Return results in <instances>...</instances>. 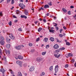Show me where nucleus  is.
I'll list each match as a JSON object with an SVG mask.
<instances>
[{
    "instance_id": "f257e3e1",
    "label": "nucleus",
    "mask_w": 76,
    "mask_h": 76,
    "mask_svg": "<svg viewBox=\"0 0 76 76\" xmlns=\"http://www.w3.org/2000/svg\"><path fill=\"white\" fill-rule=\"evenodd\" d=\"M53 29H54V27H51L50 29L49 30L50 32H51L52 33H54L55 32V30H53Z\"/></svg>"
},
{
    "instance_id": "f03ea898",
    "label": "nucleus",
    "mask_w": 76,
    "mask_h": 76,
    "mask_svg": "<svg viewBox=\"0 0 76 76\" xmlns=\"http://www.w3.org/2000/svg\"><path fill=\"white\" fill-rule=\"evenodd\" d=\"M19 6L20 7L21 9H25V5L23 4H19Z\"/></svg>"
},
{
    "instance_id": "7ed1b4c3",
    "label": "nucleus",
    "mask_w": 76,
    "mask_h": 76,
    "mask_svg": "<svg viewBox=\"0 0 76 76\" xmlns=\"http://www.w3.org/2000/svg\"><path fill=\"white\" fill-rule=\"evenodd\" d=\"M9 37L12 39V40H14V39H15V37L12 34H9Z\"/></svg>"
},
{
    "instance_id": "20e7f679",
    "label": "nucleus",
    "mask_w": 76,
    "mask_h": 76,
    "mask_svg": "<svg viewBox=\"0 0 76 76\" xmlns=\"http://www.w3.org/2000/svg\"><path fill=\"white\" fill-rule=\"evenodd\" d=\"M54 56H55V57H56V58H59V57H60V56H61V55L60 54H59L58 56L57 55H58V53H57L56 54V53H54Z\"/></svg>"
},
{
    "instance_id": "39448f33",
    "label": "nucleus",
    "mask_w": 76,
    "mask_h": 76,
    "mask_svg": "<svg viewBox=\"0 0 76 76\" xmlns=\"http://www.w3.org/2000/svg\"><path fill=\"white\" fill-rule=\"evenodd\" d=\"M0 71L1 72H2V73H3V74H4V72H6V71L3 68H2L0 69Z\"/></svg>"
},
{
    "instance_id": "423d86ee",
    "label": "nucleus",
    "mask_w": 76,
    "mask_h": 76,
    "mask_svg": "<svg viewBox=\"0 0 76 76\" xmlns=\"http://www.w3.org/2000/svg\"><path fill=\"white\" fill-rule=\"evenodd\" d=\"M58 65H56L55 67V71L56 73H57L58 72Z\"/></svg>"
},
{
    "instance_id": "0eeeda50",
    "label": "nucleus",
    "mask_w": 76,
    "mask_h": 76,
    "mask_svg": "<svg viewBox=\"0 0 76 76\" xmlns=\"http://www.w3.org/2000/svg\"><path fill=\"white\" fill-rule=\"evenodd\" d=\"M58 47H59V46L57 44H55L53 46V48L54 49H58Z\"/></svg>"
},
{
    "instance_id": "6e6552de",
    "label": "nucleus",
    "mask_w": 76,
    "mask_h": 76,
    "mask_svg": "<svg viewBox=\"0 0 76 76\" xmlns=\"http://www.w3.org/2000/svg\"><path fill=\"white\" fill-rule=\"evenodd\" d=\"M35 69V68L34 66H31V68H30L29 69V70L30 72H32Z\"/></svg>"
},
{
    "instance_id": "1a4fd4ad",
    "label": "nucleus",
    "mask_w": 76,
    "mask_h": 76,
    "mask_svg": "<svg viewBox=\"0 0 76 76\" xmlns=\"http://www.w3.org/2000/svg\"><path fill=\"white\" fill-rule=\"evenodd\" d=\"M24 13L26 16H28V11L27 10H25Z\"/></svg>"
},
{
    "instance_id": "9d476101",
    "label": "nucleus",
    "mask_w": 76,
    "mask_h": 76,
    "mask_svg": "<svg viewBox=\"0 0 76 76\" xmlns=\"http://www.w3.org/2000/svg\"><path fill=\"white\" fill-rule=\"evenodd\" d=\"M4 42L3 40L0 41V45H3L4 44Z\"/></svg>"
},
{
    "instance_id": "9b49d317",
    "label": "nucleus",
    "mask_w": 76,
    "mask_h": 76,
    "mask_svg": "<svg viewBox=\"0 0 76 76\" xmlns=\"http://www.w3.org/2000/svg\"><path fill=\"white\" fill-rule=\"evenodd\" d=\"M15 48L16 49H17V50H20L21 49V46H19L18 47H16Z\"/></svg>"
},
{
    "instance_id": "f8f14e48",
    "label": "nucleus",
    "mask_w": 76,
    "mask_h": 76,
    "mask_svg": "<svg viewBox=\"0 0 76 76\" xmlns=\"http://www.w3.org/2000/svg\"><path fill=\"white\" fill-rule=\"evenodd\" d=\"M16 63L18 64H21V66H22V62L20 61H16Z\"/></svg>"
},
{
    "instance_id": "ddd939ff",
    "label": "nucleus",
    "mask_w": 76,
    "mask_h": 76,
    "mask_svg": "<svg viewBox=\"0 0 76 76\" xmlns=\"http://www.w3.org/2000/svg\"><path fill=\"white\" fill-rule=\"evenodd\" d=\"M20 18H25V19H26V18H27V17L26 16L24 15H21Z\"/></svg>"
},
{
    "instance_id": "4468645a",
    "label": "nucleus",
    "mask_w": 76,
    "mask_h": 76,
    "mask_svg": "<svg viewBox=\"0 0 76 76\" xmlns=\"http://www.w3.org/2000/svg\"><path fill=\"white\" fill-rule=\"evenodd\" d=\"M60 49L56 50L55 51V52H54V54H56V53H58V52H59L60 51Z\"/></svg>"
},
{
    "instance_id": "2eb2a0df",
    "label": "nucleus",
    "mask_w": 76,
    "mask_h": 76,
    "mask_svg": "<svg viewBox=\"0 0 76 76\" xmlns=\"http://www.w3.org/2000/svg\"><path fill=\"white\" fill-rule=\"evenodd\" d=\"M50 40L52 42H53L54 41V38L53 37H50Z\"/></svg>"
},
{
    "instance_id": "dca6fc26",
    "label": "nucleus",
    "mask_w": 76,
    "mask_h": 76,
    "mask_svg": "<svg viewBox=\"0 0 76 76\" xmlns=\"http://www.w3.org/2000/svg\"><path fill=\"white\" fill-rule=\"evenodd\" d=\"M62 10L63 12H64V13H66V12H67V11L66 10V9L64 8H62Z\"/></svg>"
},
{
    "instance_id": "f3484780",
    "label": "nucleus",
    "mask_w": 76,
    "mask_h": 76,
    "mask_svg": "<svg viewBox=\"0 0 76 76\" xmlns=\"http://www.w3.org/2000/svg\"><path fill=\"white\" fill-rule=\"evenodd\" d=\"M18 58L20 59V60H22V59H23V57L21 56H19L18 57Z\"/></svg>"
},
{
    "instance_id": "a211bd4d",
    "label": "nucleus",
    "mask_w": 76,
    "mask_h": 76,
    "mask_svg": "<svg viewBox=\"0 0 76 76\" xmlns=\"http://www.w3.org/2000/svg\"><path fill=\"white\" fill-rule=\"evenodd\" d=\"M41 60V58H38L36 59V61H40Z\"/></svg>"
},
{
    "instance_id": "6ab92c4d",
    "label": "nucleus",
    "mask_w": 76,
    "mask_h": 76,
    "mask_svg": "<svg viewBox=\"0 0 76 76\" xmlns=\"http://www.w3.org/2000/svg\"><path fill=\"white\" fill-rule=\"evenodd\" d=\"M44 8L47 9V8H49V5H45L44 6Z\"/></svg>"
},
{
    "instance_id": "aec40b11",
    "label": "nucleus",
    "mask_w": 76,
    "mask_h": 76,
    "mask_svg": "<svg viewBox=\"0 0 76 76\" xmlns=\"http://www.w3.org/2000/svg\"><path fill=\"white\" fill-rule=\"evenodd\" d=\"M6 46L7 48H10V45L9 44H8Z\"/></svg>"
},
{
    "instance_id": "412c9836",
    "label": "nucleus",
    "mask_w": 76,
    "mask_h": 76,
    "mask_svg": "<svg viewBox=\"0 0 76 76\" xmlns=\"http://www.w3.org/2000/svg\"><path fill=\"white\" fill-rule=\"evenodd\" d=\"M18 76H22V73L21 72H19L18 74Z\"/></svg>"
},
{
    "instance_id": "4be33fe9",
    "label": "nucleus",
    "mask_w": 76,
    "mask_h": 76,
    "mask_svg": "<svg viewBox=\"0 0 76 76\" xmlns=\"http://www.w3.org/2000/svg\"><path fill=\"white\" fill-rule=\"evenodd\" d=\"M53 66H51L50 67V68H49L50 70V71H52V70H53Z\"/></svg>"
},
{
    "instance_id": "5701e85b",
    "label": "nucleus",
    "mask_w": 76,
    "mask_h": 76,
    "mask_svg": "<svg viewBox=\"0 0 76 76\" xmlns=\"http://www.w3.org/2000/svg\"><path fill=\"white\" fill-rule=\"evenodd\" d=\"M46 52H43L42 53V56H45L46 54Z\"/></svg>"
},
{
    "instance_id": "b1692460",
    "label": "nucleus",
    "mask_w": 76,
    "mask_h": 76,
    "mask_svg": "<svg viewBox=\"0 0 76 76\" xmlns=\"http://www.w3.org/2000/svg\"><path fill=\"white\" fill-rule=\"evenodd\" d=\"M9 71L13 75V71L11 69H9Z\"/></svg>"
},
{
    "instance_id": "393cba45",
    "label": "nucleus",
    "mask_w": 76,
    "mask_h": 76,
    "mask_svg": "<svg viewBox=\"0 0 76 76\" xmlns=\"http://www.w3.org/2000/svg\"><path fill=\"white\" fill-rule=\"evenodd\" d=\"M67 55L68 57H72V55L71 53H69Z\"/></svg>"
},
{
    "instance_id": "a878e982",
    "label": "nucleus",
    "mask_w": 76,
    "mask_h": 76,
    "mask_svg": "<svg viewBox=\"0 0 76 76\" xmlns=\"http://www.w3.org/2000/svg\"><path fill=\"white\" fill-rule=\"evenodd\" d=\"M40 39V38H39V37H38L36 40V42H38V41H39Z\"/></svg>"
},
{
    "instance_id": "bb28decb",
    "label": "nucleus",
    "mask_w": 76,
    "mask_h": 76,
    "mask_svg": "<svg viewBox=\"0 0 76 76\" xmlns=\"http://www.w3.org/2000/svg\"><path fill=\"white\" fill-rule=\"evenodd\" d=\"M65 68H67L68 67H69V65L67 64H66L65 66Z\"/></svg>"
},
{
    "instance_id": "cd10ccee",
    "label": "nucleus",
    "mask_w": 76,
    "mask_h": 76,
    "mask_svg": "<svg viewBox=\"0 0 76 76\" xmlns=\"http://www.w3.org/2000/svg\"><path fill=\"white\" fill-rule=\"evenodd\" d=\"M48 39L47 38H45V42H47V41H48Z\"/></svg>"
},
{
    "instance_id": "c85d7f7f",
    "label": "nucleus",
    "mask_w": 76,
    "mask_h": 76,
    "mask_svg": "<svg viewBox=\"0 0 76 76\" xmlns=\"http://www.w3.org/2000/svg\"><path fill=\"white\" fill-rule=\"evenodd\" d=\"M60 50H65V48H61L59 49Z\"/></svg>"
},
{
    "instance_id": "c756f323",
    "label": "nucleus",
    "mask_w": 76,
    "mask_h": 76,
    "mask_svg": "<svg viewBox=\"0 0 76 76\" xmlns=\"http://www.w3.org/2000/svg\"><path fill=\"white\" fill-rule=\"evenodd\" d=\"M15 3V0H12L11 1V4H13L14 3Z\"/></svg>"
},
{
    "instance_id": "7c9ffc66",
    "label": "nucleus",
    "mask_w": 76,
    "mask_h": 76,
    "mask_svg": "<svg viewBox=\"0 0 76 76\" xmlns=\"http://www.w3.org/2000/svg\"><path fill=\"white\" fill-rule=\"evenodd\" d=\"M41 30H42V28H39L38 29V31L39 32H40V31H41Z\"/></svg>"
},
{
    "instance_id": "2f4dec72",
    "label": "nucleus",
    "mask_w": 76,
    "mask_h": 76,
    "mask_svg": "<svg viewBox=\"0 0 76 76\" xmlns=\"http://www.w3.org/2000/svg\"><path fill=\"white\" fill-rule=\"evenodd\" d=\"M74 62H75V59H72L71 61V62L72 63H74Z\"/></svg>"
},
{
    "instance_id": "473e14b6",
    "label": "nucleus",
    "mask_w": 76,
    "mask_h": 76,
    "mask_svg": "<svg viewBox=\"0 0 76 76\" xmlns=\"http://www.w3.org/2000/svg\"><path fill=\"white\" fill-rule=\"evenodd\" d=\"M6 40H7V42H8V41H10V39L7 38H6Z\"/></svg>"
},
{
    "instance_id": "72a5a7b5",
    "label": "nucleus",
    "mask_w": 76,
    "mask_h": 76,
    "mask_svg": "<svg viewBox=\"0 0 76 76\" xmlns=\"http://www.w3.org/2000/svg\"><path fill=\"white\" fill-rule=\"evenodd\" d=\"M3 12H0V16H3Z\"/></svg>"
},
{
    "instance_id": "f704fd0d",
    "label": "nucleus",
    "mask_w": 76,
    "mask_h": 76,
    "mask_svg": "<svg viewBox=\"0 0 76 76\" xmlns=\"http://www.w3.org/2000/svg\"><path fill=\"white\" fill-rule=\"evenodd\" d=\"M19 31H22V28H20L18 29Z\"/></svg>"
},
{
    "instance_id": "c9c22d12",
    "label": "nucleus",
    "mask_w": 76,
    "mask_h": 76,
    "mask_svg": "<svg viewBox=\"0 0 76 76\" xmlns=\"http://www.w3.org/2000/svg\"><path fill=\"white\" fill-rule=\"evenodd\" d=\"M66 45H70V43L69 42H66Z\"/></svg>"
},
{
    "instance_id": "e433bc0d",
    "label": "nucleus",
    "mask_w": 76,
    "mask_h": 76,
    "mask_svg": "<svg viewBox=\"0 0 76 76\" xmlns=\"http://www.w3.org/2000/svg\"><path fill=\"white\" fill-rule=\"evenodd\" d=\"M59 37H61V38H62V37H63V35L61 34H59Z\"/></svg>"
},
{
    "instance_id": "4c0bfd02",
    "label": "nucleus",
    "mask_w": 76,
    "mask_h": 76,
    "mask_svg": "<svg viewBox=\"0 0 76 76\" xmlns=\"http://www.w3.org/2000/svg\"><path fill=\"white\" fill-rule=\"evenodd\" d=\"M20 12V11L18 10H17L16 11V14H19Z\"/></svg>"
},
{
    "instance_id": "58836bf2",
    "label": "nucleus",
    "mask_w": 76,
    "mask_h": 76,
    "mask_svg": "<svg viewBox=\"0 0 76 76\" xmlns=\"http://www.w3.org/2000/svg\"><path fill=\"white\" fill-rule=\"evenodd\" d=\"M32 44L31 43H29L28 44V45H29V46H30V47H31V46H32Z\"/></svg>"
},
{
    "instance_id": "ea45409f",
    "label": "nucleus",
    "mask_w": 76,
    "mask_h": 76,
    "mask_svg": "<svg viewBox=\"0 0 76 76\" xmlns=\"http://www.w3.org/2000/svg\"><path fill=\"white\" fill-rule=\"evenodd\" d=\"M53 26H57V24L56 23H53Z\"/></svg>"
},
{
    "instance_id": "a19ab883",
    "label": "nucleus",
    "mask_w": 76,
    "mask_h": 76,
    "mask_svg": "<svg viewBox=\"0 0 76 76\" xmlns=\"http://www.w3.org/2000/svg\"><path fill=\"white\" fill-rule=\"evenodd\" d=\"M49 47L50 46H49V45H47L46 46V48L48 49L49 48Z\"/></svg>"
},
{
    "instance_id": "79ce46f5",
    "label": "nucleus",
    "mask_w": 76,
    "mask_h": 76,
    "mask_svg": "<svg viewBox=\"0 0 76 76\" xmlns=\"http://www.w3.org/2000/svg\"><path fill=\"white\" fill-rule=\"evenodd\" d=\"M2 51L1 50V49H0V54L1 55H2Z\"/></svg>"
},
{
    "instance_id": "37998d69",
    "label": "nucleus",
    "mask_w": 76,
    "mask_h": 76,
    "mask_svg": "<svg viewBox=\"0 0 76 76\" xmlns=\"http://www.w3.org/2000/svg\"><path fill=\"white\" fill-rule=\"evenodd\" d=\"M9 25L10 26H11L12 25V22L10 21L9 23Z\"/></svg>"
},
{
    "instance_id": "c03bdc74",
    "label": "nucleus",
    "mask_w": 76,
    "mask_h": 76,
    "mask_svg": "<svg viewBox=\"0 0 76 76\" xmlns=\"http://www.w3.org/2000/svg\"><path fill=\"white\" fill-rule=\"evenodd\" d=\"M43 22H45V23L46 22V20L44 18L43 19Z\"/></svg>"
},
{
    "instance_id": "a18cd8bd",
    "label": "nucleus",
    "mask_w": 76,
    "mask_h": 76,
    "mask_svg": "<svg viewBox=\"0 0 76 76\" xmlns=\"http://www.w3.org/2000/svg\"><path fill=\"white\" fill-rule=\"evenodd\" d=\"M63 28H64V29H65V30H66V29H67V28L65 26H64L63 27Z\"/></svg>"
},
{
    "instance_id": "49530a36",
    "label": "nucleus",
    "mask_w": 76,
    "mask_h": 76,
    "mask_svg": "<svg viewBox=\"0 0 76 76\" xmlns=\"http://www.w3.org/2000/svg\"><path fill=\"white\" fill-rule=\"evenodd\" d=\"M34 51H35V49H32L31 50V52H32V53H34Z\"/></svg>"
},
{
    "instance_id": "de8ad7c7",
    "label": "nucleus",
    "mask_w": 76,
    "mask_h": 76,
    "mask_svg": "<svg viewBox=\"0 0 76 76\" xmlns=\"http://www.w3.org/2000/svg\"><path fill=\"white\" fill-rule=\"evenodd\" d=\"M46 16H49V15H50V14L49 13H47L46 14Z\"/></svg>"
},
{
    "instance_id": "09e8293b",
    "label": "nucleus",
    "mask_w": 76,
    "mask_h": 76,
    "mask_svg": "<svg viewBox=\"0 0 76 76\" xmlns=\"http://www.w3.org/2000/svg\"><path fill=\"white\" fill-rule=\"evenodd\" d=\"M56 29L57 31H58V27L56 26Z\"/></svg>"
},
{
    "instance_id": "8fccbe9b",
    "label": "nucleus",
    "mask_w": 76,
    "mask_h": 76,
    "mask_svg": "<svg viewBox=\"0 0 76 76\" xmlns=\"http://www.w3.org/2000/svg\"><path fill=\"white\" fill-rule=\"evenodd\" d=\"M70 8H71V9H73V8H74V6H70Z\"/></svg>"
},
{
    "instance_id": "3c124183",
    "label": "nucleus",
    "mask_w": 76,
    "mask_h": 76,
    "mask_svg": "<svg viewBox=\"0 0 76 76\" xmlns=\"http://www.w3.org/2000/svg\"><path fill=\"white\" fill-rule=\"evenodd\" d=\"M48 4H49V5L50 6H52V4H51V2L49 3Z\"/></svg>"
},
{
    "instance_id": "603ef678",
    "label": "nucleus",
    "mask_w": 76,
    "mask_h": 76,
    "mask_svg": "<svg viewBox=\"0 0 76 76\" xmlns=\"http://www.w3.org/2000/svg\"><path fill=\"white\" fill-rule=\"evenodd\" d=\"M38 21H36L34 22V23H35V24H36V25H37V23H38Z\"/></svg>"
},
{
    "instance_id": "864d4df0",
    "label": "nucleus",
    "mask_w": 76,
    "mask_h": 76,
    "mask_svg": "<svg viewBox=\"0 0 76 76\" xmlns=\"http://www.w3.org/2000/svg\"><path fill=\"white\" fill-rule=\"evenodd\" d=\"M74 19L76 20V14L74 16Z\"/></svg>"
},
{
    "instance_id": "5fc2aeb1",
    "label": "nucleus",
    "mask_w": 76,
    "mask_h": 76,
    "mask_svg": "<svg viewBox=\"0 0 76 76\" xmlns=\"http://www.w3.org/2000/svg\"><path fill=\"white\" fill-rule=\"evenodd\" d=\"M62 31H63V29H61L60 31V33H61V32H62Z\"/></svg>"
},
{
    "instance_id": "6e6d98bb",
    "label": "nucleus",
    "mask_w": 76,
    "mask_h": 76,
    "mask_svg": "<svg viewBox=\"0 0 76 76\" xmlns=\"http://www.w3.org/2000/svg\"><path fill=\"white\" fill-rule=\"evenodd\" d=\"M68 15H71V14L70 13V11H69L68 12Z\"/></svg>"
},
{
    "instance_id": "4d7b16f0",
    "label": "nucleus",
    "mask_w": 76,
    "mask_h": 76,
    "mask_svg": "<svg viewBox=\"0 0 76 76\" xmlns=\"http://www.w3.org/2000/svg\"><path fill=\"white\" fill-rule=\"evenodd\" d=\"M27 66V64H24V67H26Z\"/></svg>"
},
{
    "instance_id": "13d9d810",
    "label": "nucleus",
    "mask_w": 76,
    "mask_h": 76,
    "mask_svg": "<svg viewBox=\"0 0 76 76\" xmlns=\"http://www.w3.org/2000/svg\"><path fill=\"white\" fill-rule=\"evenodd\" d=\"M13 18H17L16 16H15V15H13Z\"/></svg>"
},
{
    "instance_id": "bf43d9fd",
    "label": "nucleus",
    "mask_w": 76,
    "mask_h": 76,
    "mask_svg": "<svg viewBox=\"0 0 76 76\" xmlns=\"http://www.w3.org/2000/svg\"><path fill=\"white\" fill-rule=\"evenodd\" d=\"M42 75H45V72H42Z\"/></svg>"
},
{
    "instance_id": "052dcab7",
    "label": "nucleus",
    "mask_w": 76,
    "mask_h": 76,
    "mask_svg": "<svg viewBox=\"0 0 76 76\" xmlns=\"http://www.w3.org/2000/svg\"><path fill=\"white\" fill-rule=\"evenodd\" d=\"M56 41L57 42H60V41H59V40H58L57 38L56 39Z\"/></svg>"
},
{
    "instance_id": "680f3d73",
    "label": "nucleus",
    "mask_w": 76,
    "mask_h": 76,
    "mask_svg": "<svg viewBox=\"0 0 76 76\" xmlns=\"http://www.w3.org/2000/svg\"><path fill=\"white\" fill-rule=\"evenodd\" d=\"M11 0H7V3H9L10 2V1Z\"/></svg>"
},
{
    "instance_id": "e2e57ef3",
    "label": "nucleus",
    "mask_w": 76,
    "mask_h": 76,
    "mask_svg": "<svg viewBox=\"0 0 76 76\" xmlns=\"http://www.w3.org/2000/svg\"><path fill=\"white\" fill-rule=\"evenodd\" d=\"M20 2H23V0H19Z\"/></svg>"
},
{
    "instance_id": "0e129e2a",
    "label": "nucleus",
    "mask_w": 76,
    "mask_h": 76,
    "mask_svg": "<svg viewBox=\"0 0 76 76\" xmlns=\"http://www.w3.org/2000/svg\"><path fill=\"white\" fill-rule=\"evenodd\" d=\"M6 60V59L5 58H4V59L3 58L2 59V60Z\"/></svg>"
},
{
    "instance_id": "69168bd1",
    "label": "nucleus",
    "mask_w": 76,
    "mask_h": 76,
    "mask_svg": "<svg viewBox=\"0 0 76 76\" xmlns=\"http://www.w3.org/2000/svg\"><path fill=\"white\" fill-rule=\"evenodd\" d=\"M8 54H10V51L8 50Z\"/></svg>"
},
{
    "instance_id": "338daca9",
    "label": "nucleus",
    "mask_w": 76,
    "mask_h": 76,
    "mask_svg": "<svg viewBox=\"0 0 76 76\" xmlns=\"http://www.w3.org/2000/svg\"><path fill=\"white\" fill-rule=\"evenodd\" d=\"M18 22V20H16L15 21V23H16V22Z\"/></svg>"
},
{
    "instance_id": "774afa93",
    "label": "nucleus",
    "mask_w": 76,
    "mask_h": 76,
    "mask_svg": "<svg viewBox=\"0 0 76 76\" xmlns=\"http://www.w3.org/2000/svg\"><path fill=\"white\" fill-rule=\"evenodd\" d=\"M42 7H41L40 9H39V10H42Z\"/></svg>"
}]
</instances>
